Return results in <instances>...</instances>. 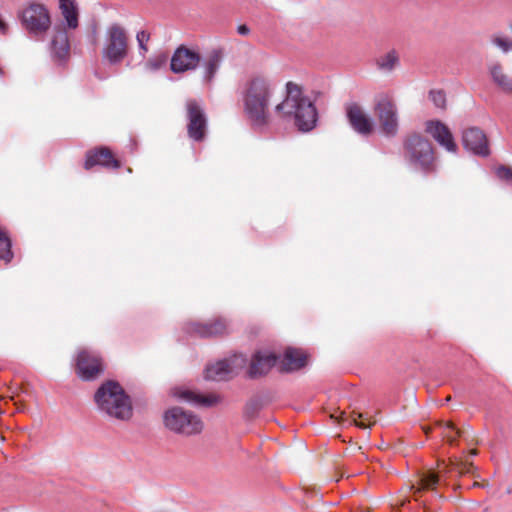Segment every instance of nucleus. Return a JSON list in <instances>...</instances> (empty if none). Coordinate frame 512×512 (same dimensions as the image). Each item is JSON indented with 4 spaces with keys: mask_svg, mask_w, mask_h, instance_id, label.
Here are the masks:
<instances>
[{
    "mask_svg": "<svg viewBox=\"0 0 512 512\" xmlns=\"http://www.w3.org/2000/svg\"><path fill=\"white\" fill-rule=\"evenodd\" d=\"M496 176L503 181L512 182V168L506 165H499L495 168Z\"/></svg>",
    "mask_w": 512,
    "mask_h": 512,
    "instance_id": "obj_34",
    "label": "nucleus"
},
{
    "mask_svg": "<svg viewBox=\"0 0 512 512\" xmlns=\"http://www.w3.org/2000/svg\"><path fill=\"white\" fill-rule=\"evenodd\" d=\"M463 145L476 155L488 156L490 154L486 134L477 127H471L463 131Z\"/></svg>",
    "mask_w": 512,
    "mask_h": 512,
    "instance_id": "obj_16",
    "label": "nucleus"
},
{
    "mask_svg": "<svg viewBox=\"0 0 512 512\" xmlns=\"http://www.w3.org/2000/svg\"><path fill=\"white\" fill-rule=\"evenodd\" d=\"M96 165L111 169H119L121 167L119 160L114 157L112 151L107 147L91 149L86 152L84 169L90 170Z\"/></svg>",
    "mask_w": 512,
    "mask_h": 512,
    "instance_id": "obj_18",
    "label": "nucleus"
},
{
    "mask_svg": "<svg viewBox=\"0 0 512 512\" xmlns=\"http://www.w3.org/2000/svg\"><path fill=\"white\" fill-rule=\"evenodd\" d=\"M94 401L98 410L111 418L127 421L133 415L131 399L116 381L101 384L94 394Z\"/></svg>",
    "mask_w": 512,
    "mask_h": 512,
    "instance_id": "obj_3",
    "label": "nucleus"
},
{
    "mask_svg": "<svg viewBox=\"0 0 512 512\" xmlns=\"http://www.w3.org/2000/svg\"><path fill=\"white\" fill-rule=\"evenodd\" d=\"M347 120L352 129L360 135L369 136L374 131V123L364 108L352 102L345 107Z\"/></svg>",
    "mask_w": 512,
    "mask_h": 512,
    "instance_id": "obj_13",
    "label": "nucleus"
},
{
    "mask_svg": "<svg viewBox=\"0 0 512 512\" xmlns=\"http://www.w3.org/2000/svg\"><path fill=\"white\" fill-rule=\"evenodd\" d=\"M136 40L138 42L140 50L146 53L148 51L147 43L150 40V34L145 30H141L137 33Z\"/></svg>",
    "mask_w": 512,
    "mask_h": 512,
    "instance_id": "obj_35",
    "label": "nucleus"
},
{
    "mask_svg": "<svg viewBox=\"0 0 512 512\" xmlns=\"http://www.w3.org/2000/svg\"><path fill=\"white\" fill-rule=\"evenodd\" d=\"M469 455H471V456H476V455H478V450H477V449H475V448L471 449V450L469 451Z\"/></svg>",
    "mask_w": 512,
    "mask_h": 512,
    "instance_id": "obj_41",
    "label": "nucleus"
},
{
    "mask_svg": "<svg viewBox=\"0 0 512 512\" xmlns=\"http://www.w3.org/2000/svg\"><path fill=\"white\" fill-rule=\"evenodd\" d=\"M274 91L271 80L263 76L251 78L243 91L244 112L255 128H264L270 123L269 105Z\"/></svg>",
    "mask_w": 512,
    "mask_h": 512,
    "instance_id": "obj_1",
    "label": "nucleus"
},
{
    "mask_svg": "<svg viewBox=\"0 0 512 512\" xmlns=\"http://www.w3.org/2000/svg\"><path fill=\"white\" fill-rule=\"evenodd\" d=\"M423 430H424L425 434H428V433H430L431 428L430 427H423Z\"/></svg>",
    "mask_w": 512,
    "mask_h": 512,
    "instance_id": "obj_42",
    "label": "nucleus"
},
{
    "mask_svg": "<svg viewBox=\"0 0 512 512\" xmlns=\"http://www.w3.org/2000/svg\"><path fill=\"white\" fill-rule=\"evenodd\" d=\"M374 113L378 118L382 132L394 136L398 131L397 106L393 97L381 93L375 97Z\"/></svg>",
    "mask_w": 512,
    "mask_h": 512,
    "instance_id": "obj_8",
    "label": "nucleus"
},
{
    "mask_svg": "<svg viewBox=\"0 0 512 512\" xmlns=\"http://www.w3.org/2000/svg\"><path fill=\"white\" fill-rule=\"evenodd\" d=\"M279 357L270 351L261 350L255 352L250 360L247 374L249 378L256 379L267 375L277 365Z\"/></svg>",
    "mask_w": 512,
    "mask_h": 512,
    "instance_id": "obj_15",
    "label": "nucleus"
},
{
    "mask_svg": "<svg viewBox=\"0 0 512 512\" xmlns=\"http://www.w3.org/2000/svg\"><path fill=\"white\" fill-rule=\"evenodd\" d=\"M60 9L70 28L78 26V9L75 0H60Z\"/></svg>",
    "mask_w": 512,
    "mask_h": 512,
    "instance_id": "obj_27",
    "label": "nucleus"
},
{
    "mask_svg": "<svg viewBox=\"0 0 512 512\" xmlns=\"http://www.w3.org/2000/svg\"><path fill=\"white\" fill-rule=\"evenodd\" d=\"M168 55L164 52L158 53L149 58L145 64L146 68L150 71H157L167 63Z\"/></svg>",
    "mask_w": 512,
    "mask_h": 512,
    "instance_id": "obj_30",
    "label": "nucleus"
},
{
    "mask_svg": "<svg viewBox=\"0 0 512 512\" xmlns=\"http://www.w3.org/2000/svg\"><path fill=\"white\" fill-rule=\"evenodd\" d=\"M450 465L460 475L471 473L474 469L473 462H470L468 460H463V459L457 458V457L450 458Z\"/></svg>",
    "mask_w": 512,
    "mask_h": 512,
    "instance_id": "obj_29",
    "label": "nucleus"
},
{
    "mask_svg": "<svg viewBox=\"0 0 512 512\" xmlns=\"http://www.w3.org/2000/svg\"><path fill=\"white\" fill-rule=\"evenodd\" d=\"M225 58V51L223 48L217 47L209 50L205 56L201 57L202 63V80L205 84L211 85L216 73L221 67Z\"/></svg>",
    "mask_w": 512,
    "mask_h": 512,
    "instance_id": "obj_17",
    "label": "nucleus"
},
{
    "mask_svg": "<svg viewBox=\"0 0 512 512\" xmlns=\"http://www.w3.org/2000/svg\"><path fill=\"white\" fill-rule=\"evenodd\" d=\"M172 395L184 402L192 403L198 406L212 407L221 402V397L216 394L202 395L195 391L183 388H175Z\"/></svg>",
    "mask_w": 512,
    "mask_h": 512,
    "instance_id": "obj_19",
    "label": "nucleus"
},
{
    "mask_svg": "<svg viewBox=\"0 0 512 512\" xmlns=\"http://www.w3.org/2000/svg\"><path fill=\"white\" fill-rule=\"evenodd\" d=\"M435 427L441 428V435L450 445H456L457 439L464 436L466 433L465 429L457 428L453 422H442L438 421L435 423Z\"/></svg>",
    "mask_w": 512,
    "mask_h": 512,
    "instance_id": "obj_24",
    "label": "nucleus"
},
{
    "mask_svg": "<svg viewBox=\"0 0 512 512\" xmlns=\"http://www.w3.org/2000/svg\"><path fill=\"white\" fill-rule=\"evenodd\" d=\"M403 155L411 166L426 174L437 171L436 149L432 142L421 133L413 132L404 138Z\"/></svg>",
    "mask_w": 512,
    "mask_h": 512,
    "instance_id": "obj_4",
    "label": "nucleus"
},
{
    "mask_svg": "<svg viewBox=\"0 0 512 512\" xmlns=\"http://www.w3.org/2000/svg\"><path fill=\"white\" fill-rule=\"evenodd\" d=\"M201 62V55L199 52L180 45L174 51L171 61L170 69L173 73H185L187 71L195 70Z\"/></svg>",
    "mask_w": 512,
    "mask_h": 512,
    "instance_id": "obj_12",
    "label": "nucleus"
},
{
    "mask_svg": "<svg viewBox=\"0 0 512 512\" xmlns=\"http://www.w3.org/2000/svg\"><path fill=\"white\" fill-rule=\"evenodd\" d=\"M238 33L241 35H248L250 30L246 25H240L237 29Z\"/></svg>",
    "mask_w": 512,
    "mask_h": 512,
    "instance_id": "obj_38",
    "label": "nucleus"
},
{
    "mask_svg": "<svg viewBox=\"0 0 512 512\" xmlns=\"http://www.w3.org/2000/svg\"><path fill=\"white\" fill-rule=\"evenodd\" d=\"M275 111L283 117H293L301 131L312 130L317 122V110L312 101L304 95L303 88L292 81L286 83V96L275 106Z\"/></svg>",
    "mask_w": 512,
    "mask_h": 512,
    "instance_id": "obj_2",
    "label": "nucleus"
},
{
    "mask_svg": "<svg viewBox=\"0 0 512 512\" xmlns=\"http://www.w3.org/2000/svg\"><path fill=\"white\" fill-rule=\"evenodd\" d=\"M75 370L82 380H94L104 371L103 358L94 351L82 349L77 354Z\"/></svg>",
    "mask_w": 512,
    "mask_h": 512,
    "instance_id": "obj_10",
    "label": "nucleus"
},
{
    "mask_svg": "<svg viewBox=\"0 0 512 512\" xmlns=\"http://www.w3.org/2000/svg\"><path fill=\"white\" fill-rule=\"evenodd\" d=\"M491 42L500 48L504 53L512 51V41L501 34H494L491 37Z\"/></svg>",
    "mask_w": 512,
    "mask_h": 512,
    "instance_id": "obj_31",
    "label": "nucleus"
},
{
    "mask_svg": "<svg viewBox=\"0 0 512 512\" xmlns=\"http://www.w3.org/2000/svg\"><path fill=\"white\" fill-rule=\"evenodd\" d=\"M260 409H261L260 402L256 399H252L246 403L245 408H244V414L249 418H253L257 415V413L260 411Z\"/></svg>",
    "mask_w": 512,
    "mask_h": 512,
    "instance_id": "obj_33",
    "label": "nucleus"
},
{
    "mask_svg": "<svg viewBox=\"0 0 512 512\" xmlns=\"http://www.w3.org/2000/svg\"><path fill=\"white\" fill-rule=\"evenodd\" d=\"M430 100L438 108L445 109L446 107V95L442 90H431L429 93Z\"/></svg>",
    "mask_w": 512,
    "mask_h": 512,
    "instance_id": "obj_32",
    "label": "nucleus"
},
{
    "mask_svg": "<svg viewBox=\"0 0 512 512\" xmlns=\"http://www.w3.org/2000/svg\"><path fill=\"white\" fill-rule=\"evenodd\" d=\"M163 424L169 431L184 436L200 434L204 427L198 415L179 406L170 407L163 413Z\"/></svg>",
    "mask_w": 512,
    "mask_h": 512,
    "instance_id": "obj_5",
    "label": "nucleus"
},
{
    "mask_svg": "<svg viewBox=\"0 0 512 512\" xmlns=\"http://www.w3.org/2000/svg\"><path fill=\"white\" fill-rule=\"evenodd\" d=\"M487 485H488L487 483L474 482L472 487H485Z\"/></svg>",
    "mask_w": 512,
    "mask_h": 512,
    "instance_id": "obj_40",
    "label": "nucleus"
},
{
    "mask_svg": "<svg viewBox=\"0 0 512 512\" xmlns=\"http://www.w3.org/2000/svg\"><path fill=\"white\" fill-rule=\"evenodd\" d=\"M350 417L351 423L362 429L370 428L375 423V420H372V418L368 416V414L361 412L353 411Z\"/></svg>",
    "mask_w": 512,
    "mask_h": 512,
    "instance_id": "obj_28",
    "label": "nucleus"
},
{
    "mask_svg": "<svg viewBox=\"0 0 512 512\" xmlns=\"http://www.w3.org/2000/svg\"><path fill=\"white\" fill-rule=\"evenodd\" d=\"M399 62V54L395 49L389 50L375 60L378 70L386 73L392 72L399 65Z\"/></svg>",
    "mask_w": 512,
    "mask_h": 512,
    "instance_id": "obj_25",
    "label": "nucleus"
},
{
    "mask_svg": "<svg viewBox=\"0 0 512 512\" xmlns=\"http://www.w3.org/2000/svg\"><path fill=\"white\" fill-rule=\"evenodd\" d=\"M438 468L440 469L439 473L443 475H446L450 473L452 470H454L453 467L450 465V462L446 464L445 461H438Z\"/></svg>",
    "mask_w": 512,
    "mask_h": 512,
    "instance_id": "obj_37",
    "label": "nucleus"
},
{
    "mask_svg": "<svg viewBox=\"0 0 512 512\" xmlns=\"http://www.w3.org/2000/svg\"><path fill=\"white\" fill-rule=\"evenodd\" d=\"M425 132L446 151L457 152L458 146L450 128L445 123L440 120H428L425 122Z\"/></svg>",
    "mask_w": 512,
    "mask_h": 512,
    "instance_id": "obj_14",
    "label": "nucleus"
},
{
    "mask_svg": "<svg viewBox=\"0 0 512 512\" xmlns=\"http://www.w3.org/2000/svg\"><path fill=\"white\" fill-rule=\"evenodd\" d=\"M51 48L54 54L62 59L69 52V40L66 30L63 27H55L51 41Z\"/></svg>",
    "mask_w": 512,
    "mask_h": 512,
    "instance_id": "obj_23",
    "label": "nucleus"
},
{
    "mask_svg": "<svg viewBox=\"0 0 512 512\" xmlns=\"http://www.w3.org/2000/svg\"><path fill=\"white\" fill-rule=\"evenodd\" d=\"M227 325L225 320L216 319L209 323H194L191 325V331L200 337H214L226 333Z\"/></svg>",
    "mask_w": 512,
    "mask_h": 512,
    "instance_id": "obj_21",
    "label": "nucleus"
},
{
    "mask_svg": "<svg viewBox=\"0 0 512 512\" xmlns=\"http://www.w3.org/2000/svg\"><path fill=\"white\" fill-rule=\"evenodd\" d=\"M187 112V134L190 139L196 142H202L206 137L208 120L204 109L195 99H189L186 102Z\"/></svg>",
    "mask_w": 512,
    "mask_h": 512,
    "instance_id": "obj_9",
    "label": "nucleus"
},
{
    "mask_svg": "<svg viewBox=\"0 0 512 512\" xmlns=\"http://www.w3.org/2000/svg\"><path fill=\"white\" fill-rule=\"evenodd\" d=\"M440 476L439 474L428 471L423 473L420 476L418 487L412 486L414 490V497L417 500L422 491L425 490H435L437 485L439 484Z\"/></svg>",
    "mask_w": 512,
    "mask_h": 512,
    "instance_id": "obj_26",
    "label": "nucleus"
},
{
    "mask_svg": "<svg viewBox=\"0 0 512 512\" xmlns=\"http://www.w3.org/2000/svg\"><path fill=\"white\" fill-rule=\"evenodd\" d=\"M488 71L493 83L503 92L512 94V78L505 72L499 62H494L488 66Z\"/></svg>",
    "mask_w": 512,
    "mask_h": 512,
    "instance_id": "obj_22",
    "label": "nucleus"
},
{
    "mask_svg": "<svg viewBox=\"0 0 512 512\" xmlns=\"http://www.w3.org/2000/svg\"><path fill=\"white\" fill-rule=\"evenodd\" d=\"M331 418H335V419H337L339 422H340V421H344V420H346V419H347V418H346V413H345V412H343V411H342V412H340L339 416H335L334 414H332V415H331Z\"/></svg>",
    "mask_w": 512,
    "mask_h": 512,
    "instance_id": "obj_39",
    "label": "nucleus"
},
{
    "mask_svg": "<svg viewBox=\"0 0 512 512\" xmlns=\"http://www.w3.org/2000/svg\"><path fill=\"white\" fill-rule=\"evenodd\" d=\"M244 363L245 359L242 355L218 361L206 368L205 378L212 381L230 380L238 373V369L243 367Z\"/></svg>",
    "mask_w": 512,
    "mask_h": 512,
    "instance_id": "obj_11",
    "label": "nucleus"
},
{
    "mask_svg": "<svg viewBox=\"0 0 512 512\" xmlns=\"http://www.w3.org/2000/svg\"><path fill=\"white\" fill-rule=\"evenodd\" d=\"M281 372H291L303 368L307 363V355L300 349L287 348L283 358L278 360Z\"/></svg>",
    "mask_w": 512,
    "mask_h": 512,
    "instance_id": "obj_20",
    "label": "nucleus"
},
{
    "mask_svg": "<svg viewBox=\"0 0 512 512\" xmlns=\"http://www.w3.org/2000/svg\"><path fill=\"white\" fill-rule=\"evenodd\" d=\"M463 429L466 430V433L464 436H462L465 441L469 444V445H478L479 444V439L474 435L472 429L470 426H467V427H464Z\"/></svg>",
    "mask_w": 512,
    "mask_h": 512,
    "instance_id": "obj_36",
    "label": "nucleus"
},
{
    "mask_svg": "<svg viewBox=\"0 0 512 512\" xmlns=\"http://www.w3.org/2000/svg\"><path fill=\"white\" fill-rule=\"evenodd\" d=\"M129 39L126 30L119 24H112L106 32L102 56L110 64L122 62L128 55Z\"/></svg>",
    "mask_w": 512,
    "mask_h": 512,
    "instance_id": "obj_7",
    "label": "nucleus"
},
{
    "mask_svg": "<svg viewBox=\"0 0 512 512\" xmlns=\"http://www.w3.org/2000/svg\"><path fill=\"white\" fill-rule=\"evenodd\" d=\"M19 18L25 30L33 36L44 35L51 27L49 10L40 3H29L21 10Z\"/></svg>",
    "mask_w": 512,
    "mask_h": 512,
    "instance_id": "obj_6",
    "label": "nucleus"
}]
</instances>
